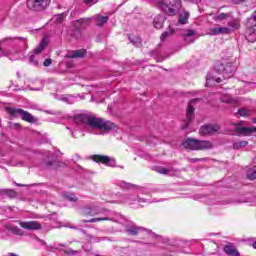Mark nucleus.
<instances>
[{"label": "nucleus", "instance_id": "nucleus-6", "mask_svg": "<svg viewBox=\"0 0 256 256\" xmlns=\"http://www.w3.org/2000/svg\"><path fill=\"white\" fill-rule=\"evenodd\" d=\"M51 5V0H27L30 11H45Z\"/></svg>", "mask_w": 256, "mask_h": 256}, {"label": "nucleus", "instance_id": "nucleus-18", "mask_svg": "<svg viewBox=\"0 0 256 256\" xmlns=\"http://www.w3.org/2000/svg\"><path fill=\"white\" fill-rule=\"evenodd\" d=\"M245 38L249 43H255L256 41V30L255 28H247L245 32Z\"/></svg>", "mask_w": 256, "mask_h": 256}, {"label": "nucleus", "instance_id": "nucleus-58", "mask_svg": "<svg viewBox=\"0 0 256 256\" xmlns=\"http://www.w3.org/2000/svg\"><path fill=\"white\" fill-rule=\"evenodd\" d=\"M89 239H91V235H88Z\"/></svg>", "mask_w": 256, "mask_h": 256}, {"label": "nucleus", "instance_id": "nucleus-39", "mask_svg": "<svg viewBox=\"0 0 256 256\" xmlns=\"http://www.w3.org/2000/svg\"><path fill=\"white\" fill-rule=\"evenodd\" d=\"M193 35H195L194 30H188L187 33L184 35V40L187 41V39H189V37H193Z\"/></svg>", "mask_w": 256, "mask_h": 256}, {"label": "nucleus", "instance_id": "nucleus-8", "mask_svg": "<svg viewBox=\"0 0 256 256\" xmlns=\"http://www.w3.org/2000/svg\"><path fill=\"white\" fill-rule=\"evenodd\" d=\"M219 129L217 124H208L201 126L199 133L200 135H215V133H219Z\"/></svg>", "mask_w": 256, "mask_h": 256}, {"label": "nucleus", "instance_id": "nucleus-29", "mask_svg": "<svg viewBox=\"0 0 256 256\" xmlns=\"http://www.w3.org/2000/svg\"><path fill=\"white\" fill-rule=\"evenodd\" d=\"M71 37H73V39H81V37H83V32H81V28H74L71 33Z\"/></svg>", "mask_w": 256, "mask_h": 256}, {"label": "nucleus", "instance_id": "nucleus-53", "mask_svg": "<svg viewBox=\"0 0 256 256\" xmlns=\"http://www.w3.org/2000/svg\"><path fill=\"white\" fill-rule=\"evenodd\" d=\"M70 229H77V227H75V226H71V227H70Z\"/></svg>", "mask_w": 256, "mask_h": 256}, {"label": "nucleus", "instance_id": "nucleus-25", "mask_svg": "<svg viewBox=\"0 0 256 256\" xmlns=\"http://www.w3.org/2000/svg\"><path fill=\"white\" fill-rule=\"evenodd\" d=\"M7 229L10 231V233H13V235H18L19 237L25 235V232H23V230L17 226H8Z\"/></svg>", "mask_w": 256, "mask_h": 256}, {"label": "nucleus", "instance_id": "nucleus-26", "mask_svg": "<svg viewBox=\"0 0 256 256\" xmlns=\"http://www.w3.org/2000/svg\"><path fill=\"white\" fill-rule=\"evenodd\" d=\"M231 15L229 13H220L213 16V21L221 22L225 21V19H229Z\"/></svg>", "mask_w": 256, "mask_h": 256}, {"label": "nucleus", "instance_id": "nucleus-40", "mask_svg": "<svg viewBox=\"0 0 256 256\" xmlns=\"http://www.w3.org/2000/svg\"><path fill=\"white\" fill-rule=\"evenodd\" d=\"M188 19H189V14H185L184 17H181L179 19V23H181L182 25H185V23H187Z\"/></svg>", "mask_w": 256, "mask_h": 256}, {"label": "nucleus", "instance_id": "nucleus-41", "mask_svg": "<svg viewBox=\"0 0 256 256\" xmlns=\"http://www.w3.org/2000/svg\"><path fill=\"white\" fill-rule=\"evenodd\" d=\"M65 198H66L68 201H72V202L77 201V198L75 197L74 194L65 195Z\"/></svg>", "mask_w": 256, "mask_h": 256}, {"label": "nucleus", "instance_id": "nucleus-56", "mask_svg": "<svg viewBox=\"0 0 256 256\" xmlns=\"http://www.w3.org/2000/svg\"><path fill=\"white\" fill-rule=\"evenodd\" d=\"M207 81H209V75L206 77Z\"/></svg>", "mask_w": 256, "mask_h": 256}, {"label": "nucleus", "instance_id": "nucleus-32", "mask_svg": "<svg viewBox=\"0 0 256 256\" xmlns=\"http://www.w3.org/2000/svg\"><path fill=\"white\" fill-rule=\"evenodd\" d=\"M175 34V30H173V28L169 27V30L168 31H165L160 39L161 41H165V39H167V37H169V35H174Z\"/></svg>", "mask_w": 256, "mask_h": 256}, {"label": "nucleus", "instance_id": "nucleus-35", "mask_svg": "<svg viewBox=\"0 0 256 256\" xmlns=\"http://www.w3.org/2000/svg\"><path fill=\"white\" fill-rule=\"evenodd\" d=\"M238 115H240V117H249V115H251V110L246 108H241L238 110Z\"/></svg>", "mask_w": 256, "mask_h": 256}, {"label": "nucleus", "instance_id": "nucleus-49", "mask_svg": "<svg viewBox=\"0 0 256 256\" xmlns=\"http://www.w3.org/2000/svg\"><path fill=\"white\" fill-rule=\"evenodd\" d=\"M16 187H24V185H23V184H17V183H16Z\"/></svg>", "mask_w": 256, "mask_h": 256}, {"label": "nucleus", "instance_id": "nucleus-43", "mask_svg": "<svg viewBox=\"0 0 256 256\" xmlns=\"http://www.w3.org/2000/svg\"><path fill=\"white\" fill-rule=\"evenodd\" d=\"M51 63H53V60L51 58H47L44 61L43 65H44V67H50Z\"/></svg>", "mask_w": 256, "mask_h": 256}, {"label": "nucleus", "instance_id": "nucleus-16", "mask_svg": "<svg viewBox=\"0 0 256 256\" xmlns=\"http://www.w3.org/2000/svg\"><path fill=\"white\" fill-rule=\"evenodd\" d=\"M224 253L229 256H241V254L237 251V248L233 245V243L229 242L223 248Z\"/></svg>", "mask_w": 256, "mask_h": 256}, {"label": "nucleus", "instance_id": "nucleus-7", "mask_svg": "<svg viewBox=\"0 0 256 256\" xmlns=\"http://www.w3.org/2000/svg\"><path fill=\"white\" fill-rule=\"evenodd\" d=\"M197 101V99L195 100H191L188 104V108L186 111V121H185V125L182 126V129H187L189 127V124L191 123V121H193V115L195 113V108L193 107V103H195Z\"/></svg>", "mask_w": 256, "mask_h": 256}, {"label": "nucleus", "instance_id": "nucleus-20", "mask_svg": "<svg viewBox=\"0 0 256 256\" xmlns=\"http://www.w3.org/2000/svg\"><path fill=\"white\" fill-rule=\"evenodd\" d=\"M94 19H95L96 25L98 27H103V25H105V23H107V21H109V16L96 15L94 17Z\"/></svg>", "mask_w": 256, "mask_h": 256}, {"label": "nucleus", "instance_id": "nucleus-55", "mask_svg": "<svg viewBox=\"0 0 256 256\" xmlns=\"http://www.w3.org/2000/svg\"><path fill=\"white\" fill-rule=\"evenodd\" d=\"M194 40H189L188 43H193Z\"/></svg>", "mask_w": 256, "mask_h": 256}, {"label": "nucleus", "instance_id": "nucleus-11", "mask_svg": "<svg viewBox=\"0 0 256 256\" xmlns=\"http://www.w3.org/2000/svg\"><path fill=\"white\" fill-rule=\"evenodd\" d=\"M232 125H234L235 128V132L237 133V135H251V133H253L254 129L249 128V127H241V125H243V121H240L238 123H233Z\"/></svg>", "mask_w": 256, "mask_h": 256}, {"label": "nucleus", "instance_id": "nucleus-30", "mask_svg": "<svg viewBox=\"0 0 256 256\" xmlns=\"http://www.w3.org/2000/svg\"><path fill=\"white\" fill-rule=\"evenodd\" d=\"M253 27H256V15L253 14L247 21V28L253 29Z\"/></svg>", "mask_w": 256, "mask_h": 256}, {"label": "nucleus", "instance_id": "nucleus-36", "mask_svg": "<svg viewBox=\"0 0 256 256\" xmlns=\"http://www.w3.org/2000/svg\"><path fill=\"white\" fill-rule=\"evenodd\" d=\"M83 215H89L90 217H93L94 215H97V212H95L93 209L91 208H85L83 210Z\"/></svg>", "mask_w": 256, "mask_h": 256}, {"label": "nucleus", "instance_id": "nucleus-28", "mask_svg": "<svg viewBox=\"0 0 256 256\" xmlns=\"http://www.w3.org/2000/svg\"><path fill=\"white\" fill-rule=\"evenodd\" d=\"M65 17H67V14L61 13L54 15V23L61 24L63 21H65Z\"/></svg>", "mask_w": 256, "mask_h": 256}, {"label": "nucleus", "instance_id": "nucleus-47", "mask_svg": "<svg viewBox=\"0 0 256 256\" xmlns=\"http://www.w3.org/2000/svg\"><path fill=\"white\" fill-rule=\"evenodd\" d=\"M46 165L47 167H53V162H47Z\"/></svg>", "mask_w": 256, "mask_h": 256}, {"label": "nucleus", "instance_id": "nucleus-22", "mask_svg": "<svg viewBox=\"0 0 256 256\" xmlns=\"http://www.w3.org/2000/svg\"><path fill=\"white\" fill-rule=\"evenodd\" d=\"M0 195H6L7 197H10V199H15V197H17V192L13 189H1Z\"/></svg>", "mask_w": 256, "mask_h": 256}, {"label": "nucleus", "instance_id": "nucleus-27", "mask_svg": "<svg viewBox=\"0 0 256 256\" xmlns=\"http://www.w3.org/2000/svg\"><path fill=\"white\" fill-rule=\"evenodd\" d=\"M45 47H47V40L46 39H42V41L40 42L39 46L34 49L35 55H39V53H41L43 51V49H45Z\"/></svg>", "mask_w": 256, "mask_h": 256}, {"label": "nucleus", "instance_id": "nucleus-12", "mask_svg": "<svg viewBox=\"0 0 256 256\" xmlns=\"http://www.w3.org/2000/svg\"><path fill=\"white\" fill-rule=\"evenodd\" d=\"M74 29H87L91 25V18H81L72 22Z\"/></svg>", "mask_w": 256, "mask_h": 256}, {"label": "nucleus", "instance_id": "nucleus-44", "mask_svg": "<svg viewBox=\"0 0 256 256\" xmlns=\"http://www.w3.org/2000/svg\"><path fill=\"white\" fill-rule=\"evenodd\" d=\"M121 187H123V189H131V187H133V184L122 182Z\"/></svg>", "mask_w": 256, "mask_h": 256}, {"label": "nucleus", "instance_id": "nucleus-45", "mask_svg": "<svg viewBox=\"0 0 256 256\" xmlns=\"http://www.w3.org/2000/svg\"><path fill=\"white\" fill-rule=\"evenodd\" d=\"M86 5H95V3H98L99 0H83Z\"/></svg>", "mask_w": 256, "mask_h": 256}, {"label": "nucleus", "instance_id": "nucleus-52", "mask_svg": "<svg viewBox=\"0 0 256 256\" xmlns=\"http://www.w3.org/2000/svg\"><path fill=\"white\" fill-rule=\"evenodd\" d=\"M216 81H217L218 83H221V78H218Z\"/></svg>", "mask_w": 256, "mask_h": 256}, {"label": "nucleus", "instance_id": "nucleus-23", "mask_svg": "<svg viewBox=\"0 0 256 256\" xmlns=\"http://www.w3.org/2000/svg\"><path fill=\"white\" fill-rule=\"evenodd\" d=\"M221 103H227L228 105H232L235 103V99L231 96V94H224L220 97Z\"/></svg>", "mask_w": 256, "mask_h": 256}, {"label": "nucleus", "instance_id": "nucleus-2", "mask_svg": "<svg viewBox=\"0 0 256 256\" xmlns=\"http://www.w3.org/2000/svg\"><path fill=\"white\" fill-rule=\"evenodd\" d=\"M184 149H189L190 151H207L213 149L214 145L208 140H199L193 138H187L182 142Z\"/></svg>", "mask_w": 256, "mask_h": 256}, {"label": "nucleus", "instance_id": "nucleus-50", "mask_svg": "<svg viewBox=\"0 0 256 256\" xmlns=\"http://www.w3.org/2000/svg\"><path fill=\"white\" fill-rule=\"evenodd\" d=\"M59 247H67V244H59Z\"/></svg>", "mask_w": 256, "mask_h": 256}, {"label": "nucleus", "instance_id": "nucleus-38", "mask_svg": "<svg viewBox=\"0 0 256 256\" xmlns=\"http://www.w3.org/2000/svg\"><path fill=\"white\" fill-rule=\"evenodd\" d=\"M156 171L157 173H160V175H167L169 173V170L165 167H158Z\"/></svg>", "mask_w": 256, "mask_h": 256}, {"label": "nucleus", "instance_id": "nucleus-13", "mask_svg": "<svg viewBox=\"0 0 256 256\" xmlns=\"http://www.w3.org/2000/svg\"><path fill=\"white\" fill-rule=\"evenodd\" d=\"M141 231H146L147 233H151V230H148L144 227H139L137 225L126 226V233H128V235H133V236L139 235V232Z\"/></svg>", "mask_w": 256, "mask_h": 256}, {"label": "nucleus", "instance_id": "nucleus-46", "mask_svg": "<svg viewBox=\"0 0 256 256\" xmlns=\"http://www.w3.org/2000/svg\"><path fill=\"white\" fill-rule=\"evenodd\" d=\"M190 161H191V163H197V161H201V159H199V158H192Z\"/></svg>", "mask_w": 256, "mask_h": 256}, {"label": "nucleus", "instance_id": "nucleus-17", "mask_svg": "<svg viewBox=\"0 0 256 256\" xmlns=\"http://www.w3.org/2000/svg\"><path fill=\"white\" fill-rule=\"evenodd\" d=\"M85 55H87V50L80 49V50L73 51L67 57H68V59H83V57H85Z\"/></svg>", "mask_w": 256, "mask_h": 256}, {"label": "nucleus", "instance_id": "nucleus-3", "mask_svg": "<svg viewBox=\"0 0 256 256\" xmlns=\"http://www.w3.org/2000/svg\"><path fill=\"white\" fill-rule=\"evenodd\" d=\"M237 67L235 64L231 62H218L214 66V71L216 73H221L224 77V79H229L230 77H233Z\"/></svg>", "mask_w": 256, "mask_h": 256}, {"label": "nucleus", "instance_id": "nucleus-59", "mask_svg": "<svg viewBox=\"0 0 256 256\" xmlns=\"http://www.w3.org/2000/svg\"><path fill=\"white\" fill-rule=\"evenodd\" d=\"M255 16H256V12H255V14H254Z\"/></svg>", "mask_w": 256, "mask_h": 256}, {"label": "nucleus", "instance_id": "nucleus-5", "mask_svg": "<svg viewBox=\"0 0 256 256\" xmlns=\"http://www.w3.org/2000/svg\"><path fill=\"white\" fill-rule=\"evenodd\" d=\"M6 111L11 117H21V119L27 123H35V117L21 108L8 107Z\"/></svg>", "mask_w": 256, "mask_h": 256}, {"label": "nucleus", "instance_id": "nucleus-14", "mask_svg": "<svg viewBox=\"0 0 256 256\" xmlns=\"http://www.w3.org/2000/svg\"><path fill=\"white\" fill-rule=\"evenodd\" d=\"M209 35H229L231 33V28L229 27H214L210 28Z\"/></svg>", "mask_w": 256, "mask_h": 256}, {"label": "nucleus", "instance_id": "nucleus-34", "mask_svg": "<svg viewBox=\"0 0 256 256\" xmlns=\"http://www.w3.org/2000/svg\"><path fill=\"white\" fill-rule=\"evenodd\" d=\"M228 27H230V29H239V27H240L239 20L233 19V20L229 21Z\"/></svg>", "mask_w": 256, "mask_h": 256}, {"label": "nucleus", "instance_id": "nucleus-57", "mask_svg": "<svg viewBox=\"0 0 256 256\" xmlns=\"http://www.w3.org/2000/svg\"><path fill=\"white\" fill-rule=\"evenodd\" d=\"M253 129H254V132L256 133V127H253Z\"/></svg>", "mask_w": 256, "mask_h": 256}, {"label": "nucleus", "instance_id": "nucleus-51", "mask_svg": "<svg viewBox=\"0 0 256 256\" xmlns=\"http://www.w3.org/2000/svg\"><path fill=\"white\" fill-rule=\"evenodd\" d=\"M245 0H236V3H243Z\"/></svg>", "mask_w": 256, "mask_h": 256}, {"label": "nucleus", "instance_id": "nucleus-19", "mask_svg": "<svg viewBox=\"0 0 256 256\" xmlns=\"http://www.w3.org/2000/svg\"><path fill=\"white\" fill-rule=\"evenodd\" d=\"M128 39L130 41V43H132V45H134V47H141L142 42H141V38L135 34H130L128 35Z\"/></svg>", "mask_w": 256, "mask_h": 256}, {"label": "nucleus", "instance_id": "nucleus-4", "mask_svg": "<svg viewBox=\"0 0 256 256\" xmlns=\"http://www.w3.org/2000/svg\"><path fill=\"white\" fill-rule=\"evenodd\" d=\"M169 5L176 9H181V0H158V7L163 9L166 15H175V9L171 8Z\"/></svg>", "mask_w": 256, "mask_h": 256}, {"label": "nucleus", "instance_id": "nucleus-42", "mask_svg": "<svg viewBox=\"0 0 256 256\" xmlns=\"http://www.w3.org/2000/svg\"><path fill=\"white\" fill-rule=\"evenodd\" d=\"M65 255H77L79 253L78 251H75L73 249L64 250Z\"/></svg>", "mask_w": 256, "mask_h": 256}, {"label": "nucleus", "instance_id": "nucleus-9", "mask_svg": "<svg viewBox=\"0 0 256 256\" xmlns=\"http://www.w3.org/2000/svg\"><path fill=\"white\" fill-rule=\"evenodd\" d=\"M92 159L95 163H103V165H108V167H115V159L109 156L94 155Z\"/></svg>", "mask_w": 256, "mask_h": 256}, {"label": "nucleus", "instance_id": "nucleus-1", "mask_svg": "<svg viewBox=\"0 0 256 256\" xmlns=\"http://www.w3.org/2000/svg\"><path fill=\"white\" fill-rule=\"evenodd\" d=\"M88 127L91 129H98L99 131H105L106 133H109V131H117V129H119L115 123L95 115L89 116Z\"/></svg>", "mask_w": 256, "mask_h": 256}, {"label": "nucleus", "instance_id": "nucleus-15", "mask_svg": "<svg viewBox=\"0 0 256 256\" xmlns=\"http://www.w3.org/2000/svg\"><path fill=\"white\" fill-rule=\"evenodd\" d=\"M89 117L88 114H77L74 116V122L76 125H84L85 127H88L89 125Z\"/></svg>", "mask_w": 256, "mask_h": 256}, {"label": "nucleus", "instance_id": "nucleus-24", "mask_svg": "<svg viewBox=\"0 0 256 256\" xmlns=\"http://www.w3.org/2000/svg\"><path fill=\"white\" fill-rule=\"evenodd\" d=\"M246 177L250 181H254V179H256V166H254L252 168H248L246 170Z\"/></svg>", "mask_w": 256, "mask_h": 256}, {"label": "nucleus", "instance_id": "nucleus-10", "mask_svg": "<svg viewBox=\"0 0 256 256\" xmlns=\"http://www.w3.org/2000/svg\"><path fill=\"white\" fill-rule=\"evenodd\" d=\"M22 229H27L28 231H39L42 229L41 223L38 221H28V222H19Z\"/></svg>", "mask_w": 256, "mask_h": 256}, {"label": "nucleus", "instance_id": "nucleus-21", "mask_svg": "<svg viewBox=\"0 0 256 256\" xmlns=\"http://www.w3.org/2000/svg\"><path fill=\"white\" fill-rule=\"evenodd\" d=\"M153 23L156 29H161V27H163V23H165V17H163V15H158L154 18Z\"/></svg>", "mask_w": 256, "mask_h": 256}, {"label": "nucleus", "instance_id": "nucleus-33", "mask_svg": "<svg viewBox=\"0 0 256 256\" xmlns=\"http://www.w3.org/2000/svg\"><path fill=\"white\" fill-rule=\"evenodd\" d=\"M99 221H110L108 217L104 218H92L90 220H82L83 223H97Z\"/></svg>", "mask_w": 256, "mask_h": 256}, {"label": "nucleus", "instance_id": "nucleus-31", "mask_svg": "<svg viewBox=\"0 0 256 256\" xmlns=\"http://www.w3.org/2000/svg\"><path fill=\"white\" fill-rule=\"evenodd\" d=\"M249 142L247 141H239L233 144V149H243V147H247Z\"/></svg>", "mask_w": 256, "mask_h": 256}, {"label": "nucleus", "instance_id": "nucleus-48", "mask_svg": "<svg viewBox=\"0 0 256 256\" xmlns=\"http://www.w3.org/2000/svg\"><path fill=\"white\" fill-rule=\"evenodd\" d=\"M253 249H256V241L252 244Z\"/></svg>", "mask_w": 256, "mask_h": 256}, {"label": "nucleus", "instance_id": "nucleus-37", "mask_svg": "<svg viewBox=\"0 0 256 256\" xmlns=\"http://www.w3.org/2000/svg\"><path fill=\"white\" fill-rule=\"evenodd\" d=\"M29 63H31V65H34L35 67H37V65H39V61L37 60L35 55H31L29 57Z\"/></svg>", "mask_w": 256, "mask_h": 256}, {"label": "nucleus", "instance_id": "nucleus-54", "mask_svg": "<svg viewBox=\"0 0 256 256\" xmlns=\"http://www.w3.org/2000/svg\"><path fill=\"white\" fill-rule=\"evenodd\" d=\"M252 121H253L254 123H256V118H253Z\"/></svg>", "mask_w": 256, "mask_h": 256}]
</instances>
